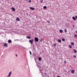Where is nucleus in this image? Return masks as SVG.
I'll return each instance as SVG.
<instances>
[{
	"label": "nucleus",
	"mask_w": 77,
	"mask_h": 77,
	"mask_svg": "<svg viewBox=\"0 0 77 77\" xmlns=\"http://www.w3.org/2000/svg\"><path fill=\"white\" fill-rule=\"evenodd\" d=\"M11 74H12V71H11L9 72L8 75L7 77H11Z\"/></svg>",
	"instance_id": "f257e3e1"
},
{
	"label": "nucleus",
	"mask_w": 77,
	"mask_h": 77,
	"mask_svg": "<svg viewBox=\"0 0 77 77\" xmlns=\"http://www.w3.org/2000/svg\"><path fill=\"white\" fill-rule=\"evenodd\" d=\"M35 42H38L39 41V39L37 37H35Z\"/></svg>",
	"instance_id": "f03ea898"
},
{
	"label": "nucleus",
	"mask_w": 77,
	"mask_h": 77,
	"mask_svg": "<svg viewBox=\"0 0 77 77\" xmlns=\"http://www.w3.org/2000/svg\"><path fill=\"white\" fill-rule=\"evenodd\" d=\"M29 42H30L31 44H32V43H33V40L32 39L30 40L29 41Z\"/></svg>",
	"instance_id": "7ed1b4c3"
},
{
	"label": "nucleus",
	"mask_w": 77,
	"mask_h": 77,
	"mask_svg": "<svg viewBox=\"0 0 77 77\" xmlns=\"http://www.w3.org/2000/svg\"><path fill=\"white\" fill-rule=\"evenodd\" d=\"M30 9L31 10H32V11H34L35 10V8L33 7H30Z\"/></svg>",
	"instance_id": "20e7f679"
},
{
	"label": "nucleus",
	"mask_w": 77,
	"mask_h": 77,
	"mask_svg": "<svg viewBox=\"0 0 77 77\" xmlns=\"http://www.w3.org/2000/svg\"><path fill=\"white\" fill-rule=\"evenodd\" d=\"M4 47H8V44H7L5 43L4 44Z\"/></svg>",
	"instance_id": "39448f33"
},
{
	"label": "nucleus",
	"mask_w": 77,
	"mask_h": 77,
	"mask_svg": "<svg viewBox=\"0 0 77 77\" xmlns=\"http://www.w3.org/2000/svg\"><path fill=\"white\" fill-rule=\"evenodd\" d=\"M16 21H20V19H19V18L17 17L16 19Z\"/></svg>",
	"instance_id": "423d86ee"
},
{
	"label": "nucleus",
	"mask_w": 77,
	"mask_h": 77,
	"mask_svg": "<svg viewBox=\"0 0 77 77\" xmlns=\"http://www.w3.org/2000/svg\"><path fill=\"white\" fill-rule=\"evenodd\" d=\"M8 43H11L12 41H11V39H9V40H8Z\"/></svg>",
	"instance_id": "0eeeda50"
},
{
	"label": "nucleus",
	"mask_w": 77,
	"mask_h": 77,
	"mask_svg": "<svg viewBox=\"0 0 77 77\" xmlns=\"http://www.w3.org/2000/svg\"><path fill=\"white\" fill-rule=\"evenodd\" d=\"M11 9L13 11H15V8H12Z\"/></svg>",
	"instance_id": "6e6552de"
},
{
	"label": "nucleus",
	"mask_w": 77,
	"mask_h": 77,
	"mask_svg": "<svg viewBox=\"0 0 77 77\" xmlns=\"http://www.w3.org/2000/svg\"><path fill=\"white\" fill-rule=\"evenodd\" d=\"M72 18L73 20H76V18H75V17H72Z\"/></svg>",
	"instance_id": "1a4fd4ad"
},
{
	"label": "nucleus",
	"mask_w": 77,
	"mask_h": 77,
	"mask_svg": "<svg viewBox=\"0 0 77 77\" xmlns=\"http://www.w3.org/2000/svg\"><path fill=\"white\" fill-rule=\"evenodd\" d=\"M71 45H72V46H74V42H71Z\"/></svg>",
	"instance_id": "9d476101"
},
{
	"label": "nucleus",
	"mask_w": 77,
	"mask_h": 77,
	"mask_svg": "<svg viewBox=\"0 0 77 77\" xmlns=\"http://www.w3.org/2000/svg\"><path fill=\"white\" fill-rule=\"evenodd\" d=\"M58 42H60V43H61V42H62L61 41V40H60V39H58Z\"/></svg>",
	"instance_id": "9b49d317"
},
{
	"label": "nucleus",
	"mask_w": 77,
	"mask_h": 77,
	"mask_svg": "<svg viewBox=\"0 0 77 77\" xmlns=\"http://www.w3.org/2000/svg\"><path fill=\"white\" fill-rule=\"evenodd\" d=\"M41 60H42V59L41 58V57H39V61H41Z\"/></svg>",
	"instance_id": "f8f14e48"
},
{
	"label": "nucleus",
	"mask_w": 77,
	"mask_h": 77,
	"mask_svg": "<svg viewBox=\"0 0 77 77\" xmlns=\"http://www.w3.org/2000/svg\"><path fill=\"white\" fill-rule=\"evenodd\" d=\"M60 32L62 33H63V30L62 29H60L59 30Z\"/></svg>",
	"instance_id": "ddd939ff"
},
{
	"label": "nucleus",
	"mask_w": 77,
	"mask_h": 77,
	"mask_svg": "<svg viewBox=\"0 0 77 77\" xmlns=\"http://www.w3.org/2000/svg\"><path fill=\"white\" fill-rule=\"evenodd\" d=\"M26 38H28V39H30V36H26Z\"/></svg>",
	"instance_id": "4468645a"
},
{
	"label": "nucleus",
	"mask_w": 77,
	"mask_h": 77,
	"mask_svg": "<svg viewBox=\"0 0 77 77\" xmlns=\"http://www.w3.org/2000/svg\"><path fill=\"white\" fill-rule=\"evenodd\" d=\"M69 48H72V46H71V45H69Z\"/></svg>",
	"instance_id": "2eb2a0df"
},
{
	"label": "nucleus",
	"mask_w": 77,
	"mask_h": 77,
	"mask_svg": "<svg viewBox=\"0 0 77 77\" xmlns=\"http://www.w3.org/2000/svg\"><path fill=\"white\" fill-rule=\"evenodd\" d=\"M74 53H77V51H76V50H75V49H74Z\"/></svg>",
	"instance_id": "dca6fc26"
},
{
	"label": "nucleus",
	"mask_w": 77,
	"mask_h": 77,
	"mask_svg": "<svg viewBox=\"0 0 77 77\" xmlns=\"http://www.w3.org/2000/svg\"><path fill=\"white\" fill-rule=\"evenodd\" d=\"M43 8L44 9H47V6H44V7H43Z\"/></svg>",
	"instance_id": "f3484780"
},
{
	"label": "nucleus",
	"mask_w": 77,
	"mask_h": 77,
	"mask_svg": "<svg viewBox=\"0 0 77 77\" xmlns=\"http://www.w3.org/2000/svg\"><path fill=\"white\" fill-rule=\"evenodd\" d=\"M72 73L73 74L74 73V70H73L72 71Z\"/></svg>",
	"instance_id": "a211bd4d"
},
{
	"label": "nucleus",
	"mask_w": 77,
	"mask_h": 77,
	"mask_svg": "<svg viewBox=\"0 0 77 77\" xmlns=\"http://www.w3.org/2000/svg\"><path fill=\"white\" fill-rule=\"evenodd\" d=\"M62 40L63 41H65V39L64 38H63Z\"/></svg>",
	"instance_id": "6ab92c4d"
},
{
	"label": "nucleus",
	"mask_w": 77,
	"mask_h": 77,
	"mask_svg": "<svg viewBox=\"0 0 77 77\" xmlns=\"http://www.w3.org/2000/svg\"><path fill=\"white\" fill-rule=\"evenodd\" d=\"M47 23H50V20H48L47 21Z\"/></svg>",
	"instance_id": "aec40b11"
},
{
	"label": "nucleus",
	"mask_w": 77,
	"mask_h": 77,
	"mask_svg": "<svg viewBox=\"0 0 77 77\" xmlns=\"http://www.w3.org/2000/svg\"><path fill=\"white\" fill-rule=\"evenodd\" d=\"M64 31H65V33H66V32H67V30H66V29H65L64 30Z\"/></svg>",
	"instance_id": "412c9836"
},
{
	"label": "nucleus",
	"mask_w": 77,
	"mask_h": 77,
	"mask_svg": "<svg viewBox=\"0 0 77 77\" xmlns=\"http://www.w3.org/2000/svg\"><path fill=\"white\" fill-rule=\"evenodd\" d=\"M54 46H55V47H56V44H54Z\"/></svg>",
	"instance_id": "4be33fe9"
},
{
	"label": "nucleus",
	"mask_w": 77,
	"mask_h": 77,
	"mask_svg": "<svg viewBox=\"0 0 77 77\" xmlns=\"http://www.w3.org/2000/svg\"><path fill=\"white\" fill-rule=\"evenodd\" d=\"M42 39H41L40 40V41L42 42Z\"/></svg>",
	"instance_id": "5701e85b"
},
{
	"label": "nucleus",
	"mask_w": 77,
	"mask_h": 77,
	"mask_svg": "<svg viewBox=\"0 0 77 77\" xmlns=\"http://www.w3.org/2000/svg\"><path fill=\"white\" fill-rule=\"evenodd\" d=\"M75 38L77 37V35H75Z\"/></svg>",
	"instance_id": "b1692460"
},
{
	"label": "nucleus",
	"mask_w": 77,
	"mask_h": 77,
	"mask_svg": "<svg viewBox=\"0 0 77 77\" xmlns=\"http://www.w3.org/2000/svg\"><path fill=\"white\" fill-rule=\"evenodd\" d=\"M31 0H29V3H31Z\"/></svg>",
	"instance_id": "393cba45"
},
{
	"label": "nucleus",
	"mask_w": 77,
	"mask_h": 77,
	"mask_svg": "<svg viewBox=\"0 0 77 77\" xmlns=\"http://www.w3.org/2000/svg\"><path fill=\"white\" fill-rule=\"evenodd\" d=\"M29 53H30V55H31V54H32V52H31V51H29Z\"/></svg>",
	"instance_id": "a878e982"
},
{
	"label": "nucleus",
	"mask_w": 77,
	"mask_h": 77,
	"mask_svg": "<svg viewBox=\"0 0 77 77\" xmlns=\"http://www.w3.org/2000/svg\"><path fill=\"white\" fill-rule=\"evenodd\" d=\"M73 57L74 58H75V57H76V56H75V55L74 57Z\"/></svg>",
	"instance_id": "bb28decb"
},
{
	"label": "nucleus",
	"mask_w": 77,
	"mask_h": 77,
	"mask_svg": "<svg viewBox=\"0 0 77 77\" xmlns=\"http://www.w3.org/2000/svg\"><path fill=\"white\" fill-rule=\"evenodd\" d=\"M43 2V1L42 0L41 1V3H42Z\"/></svg>",
	"instance_id": "cd10ccee"
},
{
	"label": "nucleus",
	"mask_w": 77,
	"mask_h": 77,
	"mask_svg": "<svg viewBox=\"0 0 77 77\" xmlns=\"http://www.w3.org/2000/svg\"><path fill=\"white\" fill-rule=\"evenodd\" d=\"M64 63H66V61L64 60Z\"/></svg>",
	"instance_id": "c85d7f7f"
},
{
	"label": "nucleus",
	"mask_w": 77,
	"mask_h": 77,
	"mask_svg": "<svg viewBox=\"0 0 77 77\" xmlns=\"http://www.w3.org/2000/svg\"><path fill=\"white\" fill-rule=\"evenodd\" d=\"M75 18H76L77 19V16H75Z\"/></svg>",
	"instance_id": "c756f323"
},
{
	"label": "nucleus",
	"mask_w": 77,
	"mask_h": 77,
	"mask_svg": "<svg viewBox=\"0 0 77 77\" xmlns=\"http://www.w3.org/2000/svg\"><path fill=\"white\" fill-rule=\"evenodd\" d=\"M16 57H17V56H18V55H17L16 54Z\"/></svg>",
	"instance_id": "7c9ffc66"
},
{
	"label": "nucleus",
	"mask_w": 77,
	"mask_h": 77,
	"mask_svg": "<svg viewBox=\"0 0 77 77\" xmlns=\"http://www.w3.org/2000/svg\"><path fill=\"white\" fill-rule=\"evenodd\" d=\"M37 65L38 67V64H37Z\"/></svg>",
	"instance_id": "2f4dec72"
},
{
	"label": "nucleus",
	"mask_w": 77,
	"mask_h": 77,
	"mask_svg": "<svg viewBox=\"0 0 77 77\" xmlns=\"http://www.w3.org/2000/svg\"><path fill=\"white\" fill-rule=\"evenodd\" d=\"M74 27V25L73 26V27Z\"/></svg>",
	"instance_id": "473e14b6"
},
{
	"label": "nucleus",
	"mask_w": 77,
	"mask_h": 77,
	"mask_svg": "<svg viewBox=\"0 0 77 77\" xmlns=\"http://www.w3.org/2000/svg\"><path fill=\"white\" fill-rule=\"evenodd\" d=\"M33 49L34 50V48H33Z\"/></svg>",
	"instance_id": "72a5a7b5"
},
{
	"label": "nucleus",
	"mask_w": 77,
	"mask_h": 77,
	"mask_svg": "<svg viewBox=\"0 0 77 77\" xmlns=\"http://www.w3.org/2000/svg\"><path fill=\"white\" fill-rule=\"evenodd\" d=\"M35 61L36 62V60H35Z\"/></svg>",
	"instance_id": "f704fd0d"
},
{
	"label": "nucleus",
	"mask_w": 77,
	"mask_h": 77,
	"mask_svg": "<svg viewBox=\"0 0 77 77\" xmlns=\"http://www.w3.org/2000/svg\"><path fill=\"white\" fill-rule=\"evenodd\" d=\"M28 15V14H27V15Z\"/></svg>",
	"instance_id": "c9c22d12"
},
{
	"label": "nucleus",
	"mask_w": 77,
	"mask_h": 77,
	"mask_svg": "<svg viewBox=\"0 0 77 77\" xmlns=\"http://www.w3.org/2000/svg\"><path fill=\"white\" fill-rule=\"evenodd\" d=\"M36 63H37V62H36Z\"/></svg>",
	"instance_id": "e433bc0d"
},
{
	"label": "nucleus",
	"mask_w": 77,
	"mask_h": 77,
	"mask_svg": "<svg viewBox=\"0 0 77 77\" xmlns=\"http://www.w3.org/2000/svg\"><path fill=\"white\" fill-rule=\"evenodd\" d=\"M38 59L39 60V58H38Z\"/></svg>",
	"instance_id": "4c0bfd02"
},
{
	"label": "nucleus",
	"mask_w": 77,
	"mask_h": 77,
	"mask_svg": "<svg viewBox=\"0 0 77 77\" xmlns=\"http://www.w3.org/2000/svg\"><path fill=\"white\" fill-rule=\"evenodd\" d=\"M37 23H38V22H37Z\"/></svg>",
	"instance_id": "58836bf2"
}]
</instances>
